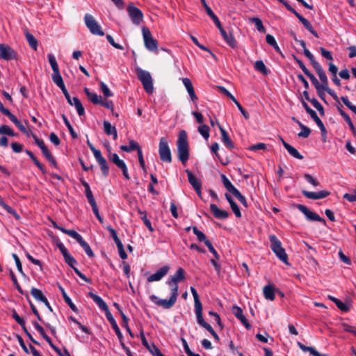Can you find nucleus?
Segmentation results:
<instances>
[{
  "instance_id": "obj_3",
  "label": "nucleus",
  "mask_w": 356,
  "mask_h": 356,
  "mask_svg": "<svg viewBox=\"0 0 356 356\" xmlns=\"http://www.w3.org/2000/svg\"><path fill=\"white\" fill-rule=\"evenodd\" d=\"M136 72L138 79L140 81L143 86L144 90L147 93L152 94L153 92L154 87L153 80L150 73L147 71L142 70L138 67H136Z\"/></svg>"
},
{
  "instance_id": "obj_50",
  "label": "nucleus",
  "mask_w": 356,
  "mask_h": 356,
  "mask_svg": "<svg viewBox=\"0 0 356 356\" xmlns=\"http://www.w3.org/2000/svg\"><path fill=\"white\" fill-rule=\"evenodd\" d=\"M121 317H122V326L127 330V331L129 334L130 337L131 338H134V335L133 332H131V330L129 326V324H128V322H129L128 317L124 314V312H121Z\"/></svg>"
},
{
  "instance_id": "obj_35",
  "label": "nucleus",
  "mask_w": 356,
  "mask_h": 356,
  "mask_svg": "<svg viewBox=\"0 0 356 356\" xmlns=\"http://www.w3.org/2000/svg\"><path fill=\"white\" fill-rule=\"evenodd\" d=\"M120 148L122 151L130 152L134 150L138 151L141 147H140L138 142L135 141L134 140H129V145H122Z\"/></svg>"
},
{
  "instance_id": "obj_11",
  "label": "nucleus",
  "mask_w": 356,
  "mask_h": 356,
  "mask_svg": "<svg viewBox=\"0 0 356 356\" xmlns=\"http://www.w3.org/2000/svg\"><path fill=\"white\" fill-rule=\"evenodd\" d=\"M127 10L133 24L139 25L143 19L142 11L133 3H129L127 6Z\"/></svg>"
},
{
  "instance_id": "obj_7",
  "label": "nucleus",
  "mask_w": 356,
  "mask_h": 356,
  "mask_svg": "<svg viewBox=\"0 0 356 356\" xmlns=\"http://www.w3.org/2000/svg\"><path fill=\"white\" fill-rule=\"evenodd\" d=\"M178 296V293L175 291H171V296L169 300L165 299H160L155 295H151L149 296V299L154 304L158 306L162 307L164 309H170L174 306L175 304Z\"/></svg>"
},
{
  "instance_id": "obj_36",
  "label": "nucleus",
  "mask_w": 356,
  "mask_h": 356,
  "mask_svg": "<svg viewBox=\"0 0 356 356\" xmlns=\"http://www.w3.org/2000/svg\"><path fill=\"white\" fill-rule=\"evenodd\" d=\"M248 22L250 23L254 24L255 25L257 29L258 30V31H259L260 33H266V30L263 24L261 19H259V17H249Z\"/></svg>"
},
{
  "instance_id": "obj_54",
  "label": "nucleus",
  "mask_w": 356,
  "mask_h": 356,
  "mask_svg": "<svg viewBox=\"0 0 356 356\" xmlns=\"http://www.w3.org/2000/svg\"><path fill=\"white\" fill-rule=\"evenodd\" d=\"M197 131L205 140H207L209 138L210 129L207 125L202 124L200 126Z\"/></svg>"
},
{
  "instance_id": "obj_33",
  "label": "nucleus",
  "mask_w": 356,
  "mask_h": 356,
  "mask_svg": "<svg viewBox=\"0 0 356 356\" xmlns=\"http://www.w3.org/2000/svg\"><path fill=\"white\" fill-rule=\"evenodd\" d=\"M186 173L187 174L188 181L190 184L193 186L194 189H199L200 186H202V181L200 179H197L191 170H186Z\"/></svg>"
},
{
  "instance_id": "obj_34",
  "label": "nucleus",
  "mask_w": 356,
  "mask_h": 356,
  "mask_svg": "<svg viewBox=\"0 0 356 356\" xmlns=\"http://www.w3.org/2000/svg\"><path fill=\"white\" fill-rule=\"evenodd\" d=\"M106 316L107 320L110 322L118 339H121V338H122V334L115 320L114 319L113 315L111 314V313H108V314H106Z\"/></svg>"
},
{
  "instance_id": "obj_49",
  "label": "nucleus",
  "mask_w": 356,
  "mask_h": 356,
  "mask_svg": "<svg viewBox=\"0 0 356 356\" xmlns=\"http://www.w3.org/2000/svg\"><path fill=\"white\" fill-rule=\"evenodd\" d=\"M51 77L54 83L56 84L58 87H64L65 83L60 74V71L57 72V73L53 72Z\"/></svg>"
},
{
  "instance_id": "obj_20",
  "label": "nucleus",
  "mask_w": 356,
  "mask_h": 356,
  "mask_svg": "<svg viewBox=\"0 0 356 356\" xmlns=\"http://www.w3.org/2000/svg\"><path fill=\"white\" fill-rule=\"evenodd\" d=\"M169 266L165 265L159 268L155 273L147 277V282H152L161 280L169 271Z\"/></svg>"
},
{
  "instance_id": "obj_56",
  "label": "nucleus",
  "mask_w": 356,
  "mask_h": 356,
  "mask_svg": "<svg viewBox=\"0 0 356 356\" xmlns=\"http://www.w3.org/2000/svg\"><path fill=\"white\" fill-rule=\"evenodd\" d=\"M311 103L314 107L319 112L321 116L325 115V110L323 106L318 102L316 98H312Z\"/></svg>"
},
{
  "instance_id": "obj_45",
  "label": "nucleus",
  "mask_w": 356,
  "mask_h": 356,
  "mask_svg": "<svg viewBox=\"0 0 356 356\" xmlns=\"http://www.w3.org/2000/svg\"><path fill=\"white\" fill-rule=\"evenodd\" d=\"M298 346L299 348L304 352H309L310 354L313 356H326V355H321L317 350H316L313 347L306 346L300 342H298Z\"/></svg>"
},
{
  "instance_id": "obj_44",
  "label": "nucleus",
  "mask_w": 356,
  "mask_h": 356,
  "mask_svg": "<svg viewBox=\"0 0 356 356\" xmlns=\"http://www.w3.org/2000/svg\"><path fill=\"white\" fill-rule=\"evenodd\" d=\"M108 158L111 162L113 163L119 168L125 164L122 160L120 159L118 155L116 153L110 152V154H108Z\"/></svg>"
},
{
  "instance_id": "obj_5",
  "label": "nucleus",
  "mask_w": 356,
  "mask_h": 356,
  "mask_svg": "<svg viewBox=\"0 0 356 356\" xmlns=\"http://www.w3.org/2000/svg\"><path fill=\"white\" fill-rule=\"evenodd\" d=\"M316 72L317 73V74L319 76V79L321 81V84L320 83V86H322V87H320L319 88H324V90H325V91L336 101V102H339V97L337 95V94L334 92V90H332V89H330L329 87H328V80H327V77L325 74V71L323 70V69L322 68L321 65H318V67H315L314 68Z\"/></svg>"
},
{
  "instance_id": "obj_13",
  "label": "nucleus",
  "mask_w": 356,
  "mask_h": 356,
  "mask_svg": "<svg viewBox=\"0 0 356 356\" xmlns=\"http://www.w3.org/2000/svg\"><path fill=\"white\" fill-rule=\"evenodd\" d=\"M296 207L305 215L307 220L310 221H318L322 222L323 225H326V220L324 218L310 211L306 206L298 204L296 205Z\"/></svg>"
},
{
  "instance_id": "obj_57",
  "label": "nucleus",
  "mask_w": 356,
  "mask_h": 356,
  "mask_svg": "<svg viewBox=\"0 0 356 356\" xmlns=\"http://www.w3.org/2000/svg\"><path fill=\"white\" fill-rule=\"evenodd\" d=\"M107 229L111 233V235L113 241H115V243L116 244L117 247L120 246V244H122L120 239L118 238V236L117 235L116 231L113 228H112L111 226H108Z\"/></svg>"
},
{
  "instance_id": "obj_47",
  "label": "nucleus",
  "mask_w": 356,
  "mask_h": 356,
  "mask_svg": "<svg viewBox=\"0 0 356 356\" xmlns=\"http://www.w3.org/2000/svg\"><path fill=\"white\" fill-rule=\"evenodd\" d=\"M254 68L257 71L261 72L264 75H268L269 70L266 67L262 60H257L254 64Z\"/></svg>"
},
{
  "instance_id": "obj_26",
  "label": "nucleus",
  "mask_w": 356,
  "mask_h": 356,
  "mask_svg": "<svg viewBox=\"0 0 356 356\" xmlns=\"http://www.w3.org/2000/svg\"><path fill=\"white\" fill-rule=\"evenodd\" d=\"M182 82L186 87L191 100L195 102L197 100L191 81L188 78H183Z\"/></svg>"
},
{
  "instance_id": "obj_53",
  "label": "nucleus",
  "mask_w": 356,
  "mask_h": 356,
  "mask_svg": "<svg viewBox=\"0 0 356 356\" xmlns=\"http://www.w3.org/2000/svg\"><path fill=\"white\" fill-rule=\"evenodd\" d=\"M48 60L52 68L53 72H56L59 71L58 65L56 61L55 56L52 54H48Z\"/></svg>"
},
{
  "instance_id": "obj_30",
  "label": "nucleus",
  "mask_w": 356,
  "mask_h": 356,
  "mask_svg": "<svg viewBox=\"0 0 356 356\" xmlns=\"http://www.w3.org/2000/svg\"><path fill=\"white\" fill-rule=\"evenodd\" d=\"M201 3L205 9L207 14L212 19L216 26L221 24L218 17L215 15L211 8L207 5L206 0H201Z\"/></svg>"
},
{
  "instance_id": "obj_12",
  "label": "nucleus",
  "mask_w": 356,
  "mask_h": 356,
  "mask_svg": "<svg viewBox=\"0 0 356 356\" xmlns=\"http://www.w3.org/2000/svg\"><path fill=\"white\" fill-rule=\"evenodd\" d=\"M286 9L292 13L303 24L304 27L309 31L314 37L318 38L319 35L318 33L314 29L312 24L307 20L306 18L302 17L300 13H298L293 7L290 5L287 6Z\"/></svg>"
},
{
  "instance_id": "obj_55",
  "label": "nucleus",
  "mask_w": 356,
  "mask_h": 356,
  "mask_svg": "<svg viewBox=\"0 0 356 356\" xmlns=\"http://www.w3.org/2000/svg\"><path fill=\"white\" fill-rule=\"evenodd\" d=\"M9 274H10V278L16 288V289L17 290V291L21 293V294H23V290L22 289V287L20 286L17 280V277L14 273V272L13 271L12 269H10L9 270Z\"/></svg>"
},
{
  "instance_id": "obj_27",
  "label": "nucleus",
  "mask_w": 356,
  "mask_h": 356,
  "mask_svg": "<svg viewBox=\"0 0 356 356\" xmlns=\"http://www.w3.org/2000/svg\"><path fill=\"white\" fill-rule=\"evenodd\" d=\"M68 104L75 106L79 116H83L85 115V109L82 105V103L77 97H73L72 100H71L70 96L68 95Z\"/></svg>"
},
{
  "instance_id": "obj_1",
  "label": "nucleus",
  "mask_w": 356,
  "mask_h": 356,
  "mask_svg": "<svg viewBox=\"0 0 356 356\" xmlns=\"http://www.w3.org/2000/svg\"><path fill=\"white\" fill-rule=\"evenodd\" d=\"M177 157L181 163L185 165L189 159V143L188 141L187 133L181 130L178 136L177 141Z\"/></svg>"
},
{
  "instance_id": "obj_16",
  "label": "nucleus",
  "mask_w": 356,
  "mask_h": 356,
  "mask_svg": "<svg viewBox=\"0 0 356 356\" xmlns=\"http://www.w3.org/2000/svg\"><path fill=\"white\" fill-rule=\"evenodd\" d=\"M217 27L219 29L220 34L226 43L232 49L237 48V42L233 34L232 33H227V31L222 26V24Z\"/></svg>"
},
{
  "instance_id": "obj_37",
  "label": "nucleus",
  "mask_w": 356,
  "mask_h": 356,
  "mask_svg": "<svg viewBox=\"0 0 356 356\" xmlns=\"http://www.w3.org/2000/svg\"><path fill=\"white\" fill-rule=\"evenodd\" d=\"M221 179L225 188L228 192L234 194L236 191H237L238 189L231 183V181L224 174L221 175Z\"/></svg>"
},
{
  "instance_id": "obj_46",
  "label": "nucleus",
  "mask_w": 356,
  "mask_h": 356,
  "mask_svg": "<svg viewBox=\"0 0 356 356\" xmlns=\"http://www.w3.org/2000/svg\"><path fill=\"white\" fill-rule=\"evenodd\" d=\"M25 37L29 46L34 50H36L38 47V41L35 38L29 31L25 32Z\"/></svg>"
},
{
  "instance_id": "obj_64",
  "label": "nucleus",
  "mask_w": 356,
  "mask_h": 356,
  "mask_svg": "<svg viewBox=\"0 0 356 356\" xmlns=\"http://www.w3.org/2000/svg\"><path fill=\"white\" fill-rule=\"evenodd\" d=\"M80 245L83 248L85 252L89 257H93L95 256L93 251L90 248V245L84 241Z\"/></svg>"
},
{
  "instance_id": "obj_43",
  "label": "nucleus",
  "mask_w": 356,
  "mask_h": 356,
  "mask_svg": "<svg viewBox=\"0 0 356 356\" xmlns=\"http://www.w3.org/2000/svg\"><path fill=\"white\" fill-rule=\"evenodd\" d=\"M31 294L37 300L41 301L42 302H47V298L44 296L42 291L40 289L33 287L31 290Z\"/></svg>"
},
{
  "instance_id": "obj_62",
  "label": "nucleus",
  "mask_w": 356,
  "mask_h": 356,
  "mask_svg": "<svg viewBox=\"0 0 356 356\" xmlns=\"http://www.w3.org/2000/svg\"><path fill=\"white\" fill-rule=\"evenodd\" d=\"M147 349L153 356H165L154 343H152L149 348Z\"/></svg>"
},
{
  "instance_id": "obj_24",
  "label": "nucleus",
  "mask_w": 356,
  "mask_h": 356,
  "mask_svg": "<svg viewBox=\"0 0 356 356\" xmlns=\"http://www.w3.org/2000/svg\"><path fill=\"white\" fill-rule=\"evenodd\" d=\"M88 295L92 299V300L99 306V307L102 310L105 312L106 315V314L111 313L108 305L100 296L93 293L92 292H90Z\"/></svg>"
},
{
  "instance_id": "obj_23",
  "label": "nucleus",
  "mask_w": 356,
  "mask_h": 356,
  "mask_svg": "<svg viewBox=\"0 0 356 356\" xmlns=\"http://www.w3.org/2000/svg\"><path fill=\"white\" fill-rule=\"evenodd\" d=\"M218 127L220 129L221 136H222V141L224 145L229 149H232L235 147L234 143L228 135L227 132L225 130V129L220 125V123H217Z\"/></svg>"
},
{
  "instance_id": "obj_40",
  "label": "nucleus",
  "mask_w": 356,
  "mask_h": 356,
  "mask_svg": "<svg viewBox=\"0 0 356 356\" xmlns=\"http://www.w3.org/2000/svg\"><path fill=\"white\" fill-rule=\"evenodd\" d=\"M104 129L106 134L115 135V137H118L117 129L115 127H113L111 124L108 121H104L103 122Z\"/></svg>"
},
{
  "instance_id": "obj_29",
  "label": "nucleus",
  "mask_w": 356,
  "mask_h": 356,
  "mask_svg": "<svg viewBox=\"0 0 356 356\" xmlns=\"http://www.w3.org/2000/svg\"><path fill=\"white\" fill-rule=\"evenodd\" d=\"M33 138L36 145L41 149L43 155L45 156L47 159H52V155L48 150L47 146L45 145L43 140L38 138L36 136L33 135Z\"/></svg>"
},
{
  "instance_id": "obj_4",
  "label": "nucleus",
  "mask_w": 356,
  "mask_h": 356,
  "mask_svg": "<svg viewBox=\"0 0 356 356\" xmlns=\"http://www.w3.org/2000/svg\"><path fill=\"white\" fill-rule=\"evenodd\" d=\"M301 103H302V106L305 109L306 112L310 115V116L313 119V120H315V122L316 123V124L318 125V127H319V129L321 130V136H322V140L323 142H325L326 138H327V129H326L325 125L323 124V122L318 118L316 113L313 109H312L309 106V105L302 99H301Z\"/></svg>"
},
{
  "instance_id": "obj_19",
  "label": "nucleus",
  "mask_w": 356,
  "mask_h": 356,
  "mask_svg": "<svg viewBox=\"0 0 356 356\" xmlns=\"http://www.w3.org/2000/svg\"><path fill=\"white\" fill-rule=\"evenodd\" d=\"M302 195L312 200H319L327 197L330 195V192L328 191H320L318 192H310L305 190L302 191Z\"/></svg>"
},
{
  "instance_id": "obj_25",
  "label": "nucleus",
  "mask_w": 356,
  "mask_h": 356,
  "mask_svg": "<svg viewBox=\"0 0 356 356\" xmlns=\"http://www.w3.org/2000/svg\"><path fill=\"white\" fill-rule=\"evenodd\" d=\"M197 322L200 326L205 328L216 341H219L220 339L218 335L213 329V327L210 325V324H209L207 322L204 321L203 316L197 318Z\"/></svg>"
},
{
  "instance_id": "obj_32",
  "label": "nucleus",
  "mask_w": 356,
  "mask_h": 356,
  "mask_svg": "<svg viewBox=\"0 0 356 356\" xmlns=\"http://www.w3.org/2000/svg\"><path fill=\"white\" fill-rule=\"evenodd\" d=\"M275 291L276 289L273 284L266 285L263 289L264 298L271 301L274 300L275 298Z\"/></svg>"
},
{
  "instance_id": "obj_8",
  "label": "nucleus",
  "mask_w": 356,
  "mask_h": 356,
  "mask_svg": "<svg viewBox=\"0 0 356 356\" xmlns=\"http://www.w3.org/2000/svg\"><path fill=\"white\" fill-rule=\"evenodd\" d=\"M84 22L86 26L92 34L100 36L104 35V32L102 30L101 26L91 15L86 14L84 16Z\"/></svg>"
},
{
  "instance_id": "obj_48",
  "label": "nucleus",
  "mask_w": 356,
  "mask_h": 356,
  "mask_svg": "<svg viewBox=\"0 0 356 356\" xmlns=\"http://www.w3.org/2000/svg\"><path fill=\"white\" fill-rule=\"evenodd\" d=\"M192 229L194 234L196 235L197 238L199 241L204 242L205 245L207 241H210L207 238L206 235L202 232L200 231L197 227H192Z\"/></svg>"
},
{
  "instance_id": "obj_6",
  "label": "nucleus",
  "mask_w": 356,
  "mask_h": 356,
  "mask_svg": "<svg viewBox=\"0 0 356 356\" xmlns=\"http://www.w3.org/2000/svg\"><path fill=\"white\" fill-rule=\"evenodd\" d=\"M159 154L160 159L165 163H171L172 158L171 151L168 145V140L165 137H161L159 145Z\"/></svg>"
},
{
  "instance_id": "obj_39",
  "label": "nucleus",
  "mask_w": 356,
  "mask_h": 356,
  "mask_svg": "<svg viewBox=\"0 0 356 356\" xmlns=\"http://www.w3.org/2000/svg\"><path fill=\"white\" fill-rule=\"evenodd\" d=\"M84 92L86 93L90 101L94 104H99L102 97L98 96L96 93L91 92L88 88H84Z\"/></svg>"
},
{
  "instance_id": "obj_59",
  "label": "nucleus",
  "mask_w": 356,
  "mask_h": 356,
  "mask_svg": "<svg viewBox=\"0 0 356 356\" xmlns=\"http://www.w3.org/2000/svg\"><path fill=\"white\" fill-rule=\"evenodd\" d=\"M70 319L73 321L74 323H76L79 327L83 332H85L86 334H92V332L90 331V330L86 326L82 325L80 322H79L73 316H70Z\"/></svg>"
},
{
  "instance_id": "obj_9",
  "label": "nucleus",
  "mask_w": 356,
  "mask_h": 356,
  "mask_svg": "<svg viewBox=\"0 0 356 356\" xmlns=\"http://www.w3.org/2000/svg\"><path fill=\"white\" fill-rule=\"evenodd\" d=\"M142 31L145 47L150 51H157L158 42L156 39L153 38L149 29L144 26L142 29Z\"/></svg>"
},
{
  "instance_id": "obj_14",
  "label": "nucleus",
  "mask_w": 356,
  "mask_h": 356,
  "mask_svg": "<svg viewBox=\"0 0 356 356\" xmlns=\"http://www.w3.org/2000/svg\"><path fill=\"white\" fill-rule=\"evenodd\" d=\"M17 54L8 44L0 43V59L10 60L17 59Z\"/></svg>"
},
{
  "instance_id": "obj_61",
  "label": "nucleus",
  "mask_w": 356,
  "mask_h": 356,
  "mask_svg": "<svg viewBox=\"0 0 356 356\" xmlns=\"http://www.w3.org/2000/svg\"><path fill=\"white\" fill-rule=\"evenodd\" d=\"M341 101L350 110L352 111L355 114H356V106L353 105L348 99L347 96H342L341 97Z\"/></svg>"
},
{
  "instance_id": "obj_58",
  "label": "nucleus",
  "mask_w": 356,
  "mask_h": 356,
  "mask_svg": "<svg viewBox=\"0 0 356 356\" xmlns=\"http://www.w3.org/2000/svg\"><path fill=\"white\" fill-rule=\"evenodd\" d=\"M233 195L245 207V208H248V202H247V200H246V198L245 197L244 195H243L241 192L237 190V191H236Z\"/></svg>"
},
{
  "instance_id": "obj_22",
  "label": "nucleus",
  "mask_w": 356,
  "mask_h": 356,
  "mask_svg": "<svg viewBox=\"0 0 356 356\" xmlns=\"http://www.w3.org/2000/svg\"><path fill=\"white\" fill-rule=\"evenodd\" d=\"M210 210L213 216L217 219H227L229 216V213L228 211L220 209L215 204H210Z\"/></svg>"
},
{
  "instance_id": "obj_51",
  "label": "nucleus",
  "mask_w": 356,
  "mask_h": 356,
  "mask_svg": "<svg viewBox=\"0 0 356 356\" xmlns=\"http://www.w3.org/2000/svg\"><path fill=\"white\" fill-rule=\"evenodd\" d=\"M299 127L301 129V131L298 134V136L303 138H308L312 132L311 129L303 124H300Z\"/></svg>"
},
{
  "instance_id": "obj_28",
  "label": "nucleus",
  "mask_w": 356,
  "mask_h": 356,
  "mask_svg": "<svg viewBox=\"0 0 356 356\" xmlns=\"http://www.w3.org/2000/svg\"><path fill=\"white\" fill-rule=\"evenodd\" d=\"M49 235L51 237L53 242L56 245V247L60 250L64 260L67 263V249L65 248L64 244L60 241L58 236H54L52 233H49Z\"/></svg>"
},
{
  "instance_id": "obj_63",
  "label": "nucleus",
  "mask_w": 356,
  "mask_h": 356,
  "mask_svg": "<svg viewBox=\"0 0 356 356\" xmlns=\"http://www.w3.org/2000/svg\"><path fill=\"white\" fill-rule=\"evenodd\" d=\"M305 74L310 79V80H311L312 84L314 86L316 90H318V88L321 87L320 83L318 82V79L315 77V76L312 73H311L309 70L306 72Z\"/></svg>"
},
{
  "instance_id": "obj_17",
  "label": "nucleus",
  "mask_w": 356,
  "mask_h": 356,
  "mask_svg": "<svg viewBox=\"0 0 356 356\" xmlns=\"http://www.w3.org/2000/svg\"><path fill=\"white\" fill-rule=\"evenodd\" d=\"M232 312L234 315L241 321V323L245 327L247 330L251 328V325L243 314L242 309L236 305H234L232 307Z\"/></svg>"
},
{
  "instance_id": "obj_31",
  "label": "nucleus",
  "mask_w": 356,
  "mask_h": 356,
  "mask_svg": "<svg viewBox=\"0 0 356 356\" xmlns=\"http://www.w3.org/2000/svg\"><path fill=\"white\" fill-rule=\"evenodd\" d=\"M300 44L303 48V53L305 56L310 60L314 68L320 65V64L315 60L313 54L307 49L306 43L305 41H300Z\"/></svg>"
},
{
  "instance_id": "obj_41",
  "label": "nucleus",
  "mask_w": 356,
  "mask_h": 356,
  "mask_svg": "<svg viewBox=\"0 0 356 356\" xmlns=\"http://www.w3.org/2000/svg\"><path fill=\"white\" fill-rule=\"evenodd\" d=\"M266 42L269 45H270L271 47H273L274 48V49L275 50L276 52H277L278 54H280L282 56H283L280 48L277 45V42H276L275 38L272 35L267 34L266 36Z\"/></svg>"
},
{
  "instance_id": "obj_18",
  "label": "nucleus",
  "mask_w": 356,
  "mask_h": 356,
  "mask_svg": "<svg viewBox=\"0 0 356 356\" xmlns=\"http://www.w3.org/2000/svg\"><path fill=\"white\" fill-rule=\"evenodd\" d=\"M190 289L194 298V307L196 318H198L202 316V304L200 300L199 295L196 289L193 286H191Z\"/></svg>"
},
{
  "instance_id": "obj_15",
  "label": "nucleus",
  "mask_w": 356,
  "mask_h": 356,
  "mask_svg": "<svg viewBox=\"0 0 356 356\" xmlns=\"http://www.w3.org/2000/svg\"><path fill=\"white\" fill-rule=\"evenodd\" d=\"M218 88L224 95L229 98L233 102V104H235L236 105L238 110L241 111V113L245 119L248 120L250 118L249 113L243 108V107L241 106L239 102L225 87L218 86Z\"/></svg>"
},
{
  "instance_id": "obj_2",
  "label": "nucleus",
  "mask_w": 356,
  "mask_h": 356,
  "mask_svg": "<svg viewBox=\"0 0 356 356\" xmlns=\"http://www.w3.org/2000/svg\"><path fill=\"white\" fill-rule=\"evenodd\" d=\"M269 241L270 242V248L276 256L285 264H289L288 255L285 250L282 248L280 241L275 235H270Z\"/></svg>"
},
{
  "instance_id": "obj_38",
  "label": "nucleus",
  "mask_w": 356,
  "mask_h": 356,
  "mask_svg": "<svg viewBox=\"0 0 356 356\" xmlns=\"http://www.w3.org/2000/svg\"><path fill=\"white\" fill-rule=\"evenodd\" d=\"M284 147L286 148L288 152L294 158L300 160L303 159V156L300 154L295 147L291 146L288 143L284 142Z\"/></svg>"
},
{
  "instance_id": "obj_21",
  "label": "nucleus",
  "mask_w": 356,
  "mask_h": 356,
  "mask_svg": "<svg viewBox=\"0 0 356 356\" xmlns=\"http://www.w3.org/2000/svg\"><path fill=\"white\" fill-rule=\"evenodd\" d=\"M95 158L99 163L102 175L106 177L109 174V168L107 164V161L105 158L102 156V153L95 154Z\"/></svg>"
},
{
  "instance_id": "obj_52",
  "label": "nucleus",
  "mask_w": 356,
  "mask_h": 356,
  "mask_svg": "<svg viewBox=\"0 0 356 356\" xmlns=\"http://www.w3.org/2000/svg\"><path fill=\"white\" fill-rule=\"evenodd\" d=\"M0 134H5L9 136H17V134L15 133L9 126L5 124L0 127Z\"/></svg>"
},
{
  "instance_id": "obj_42",
  "label": "nucleus",
  "mask_w": 356,
  "mask_h": 356,
  "mask_svg": "<svg viewBox=\"0 0 356 356\" xmlns=\"http://www.w3.org/2000/svg\"><path fill=\"white\" fill-rule=\"evenodd\" d=\"M138 213L140 215V218L143 221L145 225L147 227V228L151 232H153L154 231V229L152 226V223L149 219L147 218V213L146 211H143L140 209H138Z\"/></svg>"
},
{
  "instance_id": "obj_60",
  "label": "nucleus",
  "mask_w": 356,
  "mask_h": 356,
  "mask_svg": "<svg viewBox=\"0 0 356 356\" xmlns=\"http://www.w3.org/2000/svg\"><path fill=\"white\" fill-rule=\"evenodd\" d=\"M68 236L74 238L79 243V245L84 241L82 236L75 230L68 229Z\"/></svg>"
},
{
  "instance_id": "obj_10",
  "label": "nucleus",
  "mask_w": 356,
  "mask_h": 356,
  "mask_svg": "<svg viewBox=\"0 0 356 356\" xmlns=\"http://www.w3.org/2000/svg\"><path fill=\"white\" fill-rule=\"evenodd\" d=\"M185 280V270L182 268H179L175 274L170 277L167 281V284L170 286L171 291L178 293V284L179 282Z\"/></svg>"
}]
</instances>
